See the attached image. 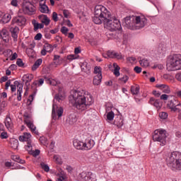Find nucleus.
Listing matches in <instances>:
<instances>
[{
	"label": "nucleus",
	"instance_id": "nucleus-1",
	"mask_svg": "<svg viewBox=\"0 0 181 181\" xmlns=\"http://www.w3.org/2000/svg\"><path fill=\"white\" fill-rule=\"evenodd\" d=\"M73 107L76 108L78 111L83 112L87 110L88 107H90L93 104V96L85 90H74L69 98Z\"/></svg>",
	"mask_w": 181,
	"mask_h": 181
},
{
	"label": "nucleus",
	"instance_id": "nucleus-2",
	"mask_svg": "<svg viewBox=\"0 0 181 181\" xmlns=\"http://www.w3.org/2000/svg\"><path fill=\"white\" fill-rule=\"evenodd\" d=\"M168 71L181 70V54H174L166 64Z\"/></svg>",
	"mask_w": 181,
	"mask_h": 181
},
{
	"label": "nucleus",
	"instance_id": "nucleus-3",
	"mask_svg": "<svg viewBox=\"0 0 181 181\" xmlns=\"http://www.w3.org/2000/svg\"><path fill=\"white\" fill-rule=\"evenodd\" d=\"M166 138H168V132L165 129H157L153 134L154 142H160L161 146L166 145Z\"/></svg>",
	"mask_w": 181,
	"mask_h": 181
},
{
	"label": "nucleus",
	"instance_id": "nucleus-4",
	"mask_svg": "<svg viewBox=\"0 0 181 181\" xmlns=\"http://www.w3.org/2000/svg\"><path fill=\"white\" fill-rule=\"evenodd\" d=\"M167 162L170 166H172V168H174L175 169L180 168L181 153L179 151H174L171 153Z\"/></svg>",
	"mask_w": 181,
	"mask_h": 181
},
{
	"label": "nucleus",
	"instance_id": "nucleus-5",
	"mask_svg": "<svg viewBox=\"0 0 181 181\" xmlns=\"http://www.w3.org/2000/svg\"><path fill=\"white\" fill-rule=\"evenodd\" d=\"M35 12H36V7L28 0L23 1L22 9L18 11V13H24V15H35Z\"/></svg>",
	"mask_w": 181,
	"mask_h": 181
},
{
	"label": "nucleus",
	"instance_id": "nucleus-6",
	"mask_svg": "<svg viewBox=\"0 0 181 181\" xmlns=\"http://www.w3.org/2000/svg\"><path fill=\"white\" fill-rule=\"evenodd\" d=\"M95 16H100L103 21V23L107 21V18L111 16V13L107 10L105 6L98 5L95 7Z\"/></svg>",
	"mask_w": 181,
	"mask_h": 181
},
{
	"label": "nucleus",
	"instance_id": "nucleus-7",
	"mask_svg": "<svg viewBox=\"0 0 181 181\" xmlns=\"http://www.w3.org/2000/svg\"><path fill=\"white\" fill-rule=\"evenodd\" d=\"M103 23L112 30H121V23L115 18L111 17V14Z\"/></svg>",
	"mask_w": 181,
	"mask_h": 181
},
{
	"label": "nucleus",
	"instance_id": "nucleus-8",
	"mask_svg": "<svg viewBox=\"0 0 181 181\" xmlns=\"http://www.w3.org/2000/svg\"><path fill=\"white\" fill-rule=\"evenodd\" d=\"M148 24V19L144 16H134V30L145 28Z\"/></svg>",
	"mask_w": 181,
	"mask_h": 181
},
{
	"label": "nucleus",
	"instance_id": "nucleus-9",
	"mask_svg": "<svg viewBox=\"0 0 181 181\" xmlns=\"http://www.w3.org/2000/svg\"><path fill=\"white\" fill-rule=\"evenodd\" d=\"M32 135L30 133L25 132L23 136H20L18 139L21 142H27V145H25L26 151H32Z\"/></svg>",
	"mask_w": 181,
	"mask_h": 181
},
{
	"label": "nucleus",
	"instance_id": "nucleus-10",
	"mask_svg": "<svg viewBox=\"0 0 181 181\" xmlns=\"http://www.w3.org/2000/svg\"><path fill=\"white\" fill-rule=\"evenodd\" d=\"M122 25L127 29L135 30V16L124 18V21L123 22Z\"/></svg>",
	"mask_w": 181,
	"mask_h": 181
},
{
	"label": "nucleus",
	"instance_id": "nucleus-11",
	"mask_svg": "<svg viewBox=\"0 0 181 181\" xmlns=\"http://www.w3.org/2000/svg\"><path fill=\"white\" fill-rule=\"evenodd\" d=\"M181 103L180 102H178L176 100V99H173L171 100H169L167 107L170 110H171L172 112H180V109L177 107H180Z\"/></svg>",
	"mask_w": 181,
	"mask_h": 181
},
{
	"label": "nucleus",
	"instance_id": "nucleus-12",
	"mask_svg": "<svg viewBox=\"0 0 181 181\" xmlns=\"http://www.w3.org/2000/svg\"><path fill=\"white\" fill-rule=\"evenodd\" d=\"M63 107H59L57 105L53 104L52 105V118L53 119H56L60 118L62 115H63Z\"/></svg>",
	"mask_w": 181,
	"mask_h": 181
},
{
	"label": "nucleus",
	"instance_id": "nucleus-13",
	"mask_svg": "<svg viewBox=\"0 0 181 181\" xmlns=\"http://www.w3.org/2000/svg\"><path fill=\"white\" fill-rule=\"evenodd\" d=\"M12 23L13 25L16 23L18 26H25V25H26V18L18 14L12 19Z\"/></svg>",
	"mask_w": 181,
	"mask_h": 181
},
{
	"label": "nucleus",
	"instance_id": "nucleus-14",
	"mask_svg": "<svg viewBox=\"0 0 181 181\" xmlns=\"http://www.w3.org/2000/svg\"><path fill=\"white\" fill-rule=\"evenodd\" d=\"M9 86L11 87V90L12 93H15V91H16V87L19 88V87L21 86V83L18 81H14L13 85H11V80L7 81V82L6 83V85H5L6 90H8V88H9Z\"/></svg>",
	"mask_w": 181,
	"mask_h": 181
},
{
	"label": "nucleus",
	"instance_id": "nucleus-15",
	"mask_svg": "<svg viewBox=\"0 0 181 181\" xmlns=\"http://www.w3.org/2000/svg\"><path fill=\"white\" fill-rule=\"evenodd\" d=\"M39 11L42 13H49L50 10L47 5H46V1L40 0V2L39 3Z\"/></svg>",
	"mask_w": 181,
	"mask_h": 181
},
{
	"label": "nucleus",
	"instance_id": "nucleus-16",
	"mask_svg": "<svg viewBox=\"0 0 181 181\" xmlns=\"http://www.w3.org/2000/svg\"><path fill=\"white\" fill-rule=\"evenodd\" d=\"M148 104H151V105H153L156 108L158 111L162 108V103H160V100L159 99H155L154 98H151Z\"/></svg>",
	"mask_w": 181,
	"mask_h": 181
},
{
	"label": "nucleus",
	"instance_id": "nucleus-17",
	"mask_svg": "<svg viewBox=\"0 0 181 181\" xmlns=\"http://www.w3.org/2000/svg\"><path fill=\"white\" fill-rule=\"evenodd\" d=\"M10 33L11 34V37H13L14 42H18V35H19V27H11Z\"/></svg>",
	"mask_w": 181,
	"mask_h": 181
},
{
	"label": "nucleus",
	"instance_id": "nucleus-18",
	"mask_svg": "<svg viewBox=\"0 0 181 181\" xmlns=\"http://www.w3.org/2000/svg\"><path fill=\"white\" fill-rule=\"evenodd\" d=\"M74 148H76V149H78L79 151H86L84 142L78 139L74 140Z\"/></svg>",
	"mask_w": 181,
	"mask_h": 181
},
{
	"label": "nucleus",
	"instance_id": "nucleus-19",
	"mask_svg": "<svg viewBox=\"0 0 181 181\" xmlns=\"http://www.w3.org/2000/svg\"><path fill=\"white\" fill-rule=\"evenodd\" d=\"M85 145V151H90V149H92L95 145V142H94V140L91 139H87L84 141Z\"/></svg>",
	"mask_w": 181,
	"mask_h": 181
},
{
	"label": "nucleus",
	"instance_id": "nucleus-20",
	"mask_svg": "<svg viewBox=\"0 0 181 181\" xmlns=\"http://www.w3.org/2000/svg\"><path fill=\"white\" fill-rule=\"evenodd\" d=\"M24 122L25 124H26L28 128H29V129H30V131L33 132V134H35V135H39V132L36 130V127L35 124H33V119Z\"/></svg>",
	"mask_w": 181,
	"mask_h": 181
},
{
	"label": "nucleus",
	"instance_id": "nucleus-21",
	"mask_svg": "<svg viewBox=\"0 0 181 181\" xmlns=\"http://www.w3.org/2000/svg\"><path fill=\"white\" fill-rule=\"evenodd\" d=\"M0 39L4 41V43H8L9 42V35H8V30L4 28L0 33Z\"/></svg>",
	"mask_w": 181,
	"mask_h": 181
},
{
	"label": "nucleus",
	"instance_id": "nucleus-22",
	"mask_svg": "<svg viewBox=\"0 0 181 181\" xmlns=\"http://www.w3.org/2000/svg\"><path fill=\"white\" fill-rule=\"evenodd\" d=\"M114 125L117 127V128H121L122 125H124V119H122V116L117 115L114 120Z\"/></svg>",
	"mask_w": 181,
	"mask_h": 181
},
{
	"label": "nucleus",
	"instance_id": "nucleus-23",
	"mask_svg": "<svg viewBox=\"0 0 181 181\" xmlns=\"http://www.w3.org/2000/svg\"><path fill=\"white\" fill-rule=\"evenodd\" d=\"M69 125H74L77 122V115L76 113H71L69 115V117L66 119Z\"/></svg>",
	"mask_w": 181,
	"mask_h": 181
},
{
	"label": "nucleus",
	"instance_id": "nucleus-24",
	"mask_svg": "<svg viewBox=\"0 0 181 181\" xmlns=\"http://www.w3.org/2000/svg\"><path fill=\"white\" fill-rule=\"evenodd\" d=\"M4 124L6 125V127L8 130L12 129V128H13V123L12 122V119H11L8 116L5 119Z\"/></svg>",
	"mask_w": 181,
	"mask_h": 181
},
{
	"label": "nucleus",
	"instance_id": "nucleus-25",
	"mask_svg": "<svg viewBox=\"0 0 181 181\" xmlns=\"http://www.w3.org/2000/svg\"><path fill=\"white\" fill-rule=\"evenodd\" d=\"M35 95H36V90H35L29 97L27 101V105L28 107V109L32 110V107H30V105H32V103L33 102V100H35Z\"/></svg>",
	"mask_w": 181,
	"mask_h": 181
},
{
	"label": "nucleus",
	"instance_id": "nucleus-26",
	"mask_svg": "<svg viewBox=\"0 0 181 181\" xmlns=\"http://www.w3.org/2000/svg\"><path fill=\"white\" fill-rule=\"evenodd\" d=\"M101 80H103V75L102 74H98L94 76L93 78V84L94 86H99V84L101 83Z\"/></svg>",
	"mask_w": 181,
	"mask_h": 181
},
{
	"label": "nucleus",
	"instance_id": "nucleus-27",
	"mask_svg": "<svg viewBox=\"0 0 181 181\" xmlns=\"http://www.w3.org/2000/svg\"><path fill=\"white\" fill-rule=\"evenodd\" d=\"M11 16L9 13H3V16L1 17V20L0 21V23H8V22H9L11 21Z\"/></svg>",
	"mask_w": 181,
	"mask_h": 181
},
{
	"label": "nucleus",
	"instance_id": "nucleus-28",
	"mask_svg": "<svg viewBox=\"0 0 181 181\" xmlns=\"http://www.w3.org/2000/svg\"><path fill=\"white\" fill-rule=\"evenodd\" d=\"M42 16V19L41 20L42 23H44V25H45V26H49V25L50 24V19H49V18H47V16L46 15H42V16H39L38 18L40 19Z\"/></svg>",
	"mask_w": 181,
	"mask_h": 181
},
{
	"label": "nucleus",
	"instance_id": "nucleus-29",
	"mask_svg": "<svg viewBox=\"0 0 181 181\" xmlns=\"http://www.w3.org/2000/svg\"><path fill=\"white\" fill-rule=\"evenodd\" d=\"M139 86L136 85V86H132L130 91L133 95H138L139 94Z\"/></svg>",
	"mask_w": 181,
	"mask_h": 181
},
{
	"label": "nucleus",
	"instance_id": "nucleus-30",
	"mask_svg": "<svg viewBox=\"0 0 181 181\" xmlns=\"http://www.w3.org/2000/svg\"><path fill=\"white\" fill-rule=\"evenodd\" d=\"M42 62L43 60L42 59H38L32 66L33 71H36V70H37L39 66L42 64Z\"/></svg>",
	"mask_w": 181,
	"mask_h": 181
},
{
	"label": "nucleus",
	"instance_id": "nucleus-31",
	"mask_svg": "<svg viewBox=\"0 0 181 181\" xmlns=\"http://www.w3.org/2000/svg\"><path fill=\"white\" fill-rule=\"evenodd\" d=\"M81 67L85 72L90 71V70H91V66L87 63V62H83L81 65Z\"/></svg>",
	"mask_w": 181,
	"mask_h": 181
},
{
	"label": "nucleus",
	"instance_id": "nucleus-32",
	"mask_svg": "<svg viewBox=\"0 0 181 181\" xmlns=\"http://www.w3.org/2000/svg\"><path fill=\"white\" fill-rule=\"evenodd\" d=\"M24 122L31 121L33 119L32 118V113L30 112L25 111L23 114Z\"/></svg>",
	"mask_w": 181,
	"mask_h": 181
},
{
	"label": "nucleus",
	"instance_id": "nucleus-33",
	"mask_svg": "<svg viewBox=\"0 0 181 181\" xmlns=\"http://www.w3.org/2000/svg\"><path fill=\"white\" fill-rule=\"evenodd\" d=\"M45 81L47 84H50V86H57V81L52 79L49 77H45Z\"/></svg>",
	"mask_w": 181,
	"mask_h": 181
},
{
	"label": "nucleus",
	"instance_id": "nucleus-34",
	"mask_svg": "<svg viewBox=\"0 0 181 181\" xmlns=\"http://www.w3.org/2000/svg\"><path fill=\"white\" fill-rule=\"evenodd\" d=\"M93 22L95 23L96 25H101L103 22H104V20L100 16H95L93 17Z\"/></svg>",
	"mask_w": 181,
	"mask_h": 181
},
{
	"label": "nucleus",
	"instance_id": "nucleus-35",
	"mask_svg": "<svg viewBox=\"0 0 181 181\" xmlns=\"http://www.w3.org/2000/svg\"><path fill=\"white\" fill-rule=\"evenodd\" d=\"M113 67H114V71H113V74H115V76L116 77H119V70L121 68H119V66H118V64H117V63H114L113 64Z\"/></svg>",
	"mask_w": 181,
	"mask_h": 181
},
{
	"label": "nucleus",
	"instance_id": "nucleus-36",
	"mask_svg": "<svg viewBox=\"0 0 181 181\" xmlns=\"http://www.w3.org/2000/svg\"><path fill=\"white\" fill-rule=\"evenodd\" d=\"M23 90V86H19V88L17 90V100L18 101H22V93Z\"/></svg>",
	"mask_w": 181,
	"mask_h": 181
},
{
	"label": "nucleus",
	"instance_id": "nucleus-37",
	"mask_svg": "<svg viewBox=\"0 0 181 181\" xmlns=\"http://www.w3.org/2000/svg\"><path fill=\"white\" fill-rule=\"evenodd\" d=\"M11 159H13L14 162H18L21 165H23V163H25V160L21 159V157H19L18 156H12Z\"/></svg>",
	"mask_w": 181,
	"mask_h": 181
},
{
	"label": "nucleus",
	"instance_id": "nucleus-38",
	"mask_svg": "<svg viewBox=\"0 0 181 181\" xmlns=\"http://www.w3.org/2000/svg\"><path fill=\"white\" fill-rule=\"evenodd\" d=\"M45 81H46L43 78H40L39 81H35L32 84V87H33V86H38V87H40L41 86H43Z\"/></svg>",
	"mask_w": 181,
	"mask_h": 181
},
{
	"label": "nucleus",
	"instance_id": "nucleus-39",
	"mask_svg": "<svg viewBox=\"0 0 181 181\" xmlns=\"http://www.w3.org/2000/svg\"><path fill=\"white\" fill-rule=\"evenodd\" d=\"M23 81H30L33 80V74H25L22 78Z\"/></svg>",
	"mask_w": 181,
	"mask_h": 181
},
{
	"label": "nucleus",
	"instance_id": "nucleus-40",
	"mask_svg": "<svg viewBox=\"0 0 181 181\" xmlns=\"http://www.w3.org/2000/svg\"><path fill=\"white\" fill-rule=\"evenodd\" d=\"M139 64L141 66V67H148L149 66V61L146 59H143L139 61Z\"/></svg>",
	"mask_w": 181,
	"mask_h": 181
},
{
	"label": "nucleus",
	"instance_id": "nucleus-41",
	"mask_svg": "<svg viewBox=\"0 0 181 181\" xmlns=\"http://www.w3.org/2000/svg\"><path fill=\"white\" fill-rule=\"evenodd\" d=\"M64 98V95H62V93H57L54 95V100H56V101H58L59 103H60V101H63Z\"/></svg>",
	"mask_w": 181,
	"mask_h": 181
},
{
	"label": "nucleus",
	"instance_id": "nucleus-42",
	"mask_svg": "<svg viewBox=\"0 0 181 181\" xmlns=\"http://www.w3.org/2000/svg\"><path fill=\"white\" fill-rule=\"evenodd\" d=\"M114 117H115V114L114 113V112L110 111L107 114V120L112 121V119H114Z\"/></svg>",
	"mask_w": 181,
	"mask_h": 181
},
{
	"label": "nucleus",
	"instance_id": "nucleus-43",
	"mask_svg": "<svg viewBox=\"0 0 181 181\" xmlns=\"http://www.w3.org/2000/svg\"><path fill=\"white\" fill-rule=\"evenodd\" d=\"M28 152H29V153L30 155H33V156H39V155H40V150L39 149H36L35 151H32V150H30V151H28Z\"/></svg>",
	"mask_w": 181,
	"mask_h": 181
},
{
	"label": "nucleus",
	"instance_id": "nucleus-44",
	"mask_svg": "<svg viewBox=\"0 0 181 181\" xmlns=\"http://www.w3.org/2000/svg\"><path fill=\"white\" fill-rule=\"evenodd\" d=\"M43 47L49 52H53V45H49V43H45Z\"/></svg>",
	"mask_w": 181,
	"mask_h": 181
},
{
	"label": "nucleus",
	"instance_id": "nucleus-45",
	"mask_svg": "<svg viewBox=\"0 0 181 181\" xmlns=\"http://www.w3.org/2000/svg\"><path fill=\"white\" fill-rule=\"evenodd\" d=\"M41 168L45 170V172H49L50 170V168H49V165L45 163H40Z\"/></svg>",
	"mask_w": 181,
	"mask_h": 181
},
{
	"label": "nucleus",
	"instance_id": "nucleus-46",
	"mask_svg": "<svg viewBox=\"0 0 181 181\" xmlns=\"http://www.w3.org/2000/svg\"><path fill=\"white\" fill-rule=\"evenodd\" d=\"M114 59H117V60H122V59H124V56L121 52H115Z\"/></svg>",
	"mask_w": 181,
	"mask_h": 181
},
{
	"label": "nucleus",
	"instance_id": "nucleus-47",
	"mask_svg": "<svg viewBox=\"0 0 181 181\" xmlns=\"http://www.w3.org/2000/svg\"><path fill=\"white\" fill-rule=\"evenodd\" d=\"M43 28H45V25H43V23H34V30H37V29H43Z\"/></svg>",
	"mask_w": 181,
	"mask_h": 181
},
{
	"label": "nucleus",
	"instance_id": "nucleus-48",
	"mask_svg": "<svg viewBox=\"0 0 181 181\" xmlns=\"http://www.w3.org/2000/svg\"><path fill=\"white\" fill-rule=\"evenodd\" d=\"M18 146H19V141L18 140H14L11 142L13 149H18Z\"/></svg>",
	"mask_w": 181,
	"mask_h": 181
},
{
	"label": "nucleus",
	"instance_id": "nucleus-49",
	"mask_svg": "<svg viewBox=\"0 0 181 181\" xmlns=\"http://www.w3.org/2000/svg\"><path fill=\"white\" fill-rule=\"evenodd\" d=\"M6 107V103L5 102L0 103V115L5 111V107Z\"/></svg>",
	"mask_w": 181,
	"mask_h": 181
},
{
	"label": "nucleus",
	"instance_id": "nucleus-50",
	"mask_svg": "<svg viewBox=\"0 0 181 181\" xmlns=\"http://www.w3.org/2000/svg\"><path fill=\"white\" fill-rule=\"evenodd\" d=\"M159 117L161 119H166L168 118V112H161L159 113Z\"/></svg>",
	"mask_w": 181,
	"mask_h": 181
},
{
	"label": "nucleus",
	"instance_id": "nucleus-51",
	"mask_svg": "<svg viewBox=\"0 0 181 181\" xmlns=\"http://www.w3.org/2000/svg\"><path fill=\"white\" fill-rule=\"evenodd\" d=\"M40 141L42 145H46L47 144V138H46L45 136H40Z\"/></svg>",
	"mask_w": 181,
	"mask_h": 181
},
{
	"label": "nucleus",
	"instance_id": "nucleus-52",
	"mask_svg": "<svg viewBox=\"0 0 181 181\" xmlns=\"http://www.w3.org/2000/svg\"><path fill=\"white\" fill-rule=\"evenodd\" d=\"M115 51H107V57H110V59H114L115 55Z\"/></svg>",
	"mask_w": 181,
	"mask_h": 181
},
{
	"label": "nucleus",
	"instance_id": "nucleus-53",
	"mask_svg": "<svg viewBox=\"0 0 181 181\" xmlns=\"http://www.w3.org/2000/svg\"><path fill=\"white\" fill-rule=\"evenodd\" d=\"M162 91L165 94H170V88L167 85L165 86L164 89L162 90Z\"/></svg>",
	"mask_w": 181,
	"mask_h": 181
},
{
	"label": "nucleus",
	"instance_id": "nucleus-54",
	"mask_svg": "<svg viewBox=\"0 0 181 181\" xmlns=\"http://www.w3.org/2000/svg\"><path fill=\"white\" fill-rule=\"evenodd\" d=\"M61 32L65 36H67V33L69 32V28H67L65 26L62 27Z\"/></svg>",
	"mask_w": 181,
	"mask_h": 181
},
{
	"label": "nucleus",
	"instance_id": "nucleus-55",
	"mask_svg": "<svg viewBox=\"0 0 181 181\" xmlns=\"http://www.w3.org/2000/svg\"><path fill=\"white\" fill-rule=\"evenodd\" d=\"M16 64L17 66H18V67H23V66H25V64L23 63V61H22V59H18Z\"/></svg>",
	"mask_w": 181,
	"mask_h": 181
},
{
	"label": "nucleus",
	"instance_id": "nucleus-56",
	"mask_svg": "<svg viewBox=\"0 0 181 181\" xmlns=\"http://www.w3.org/2000/svg\"><path fill=\"white\" fill-rule=\"evenodd\" d=\"M54 160L55 162H57V163H58L59 165H62V160L60 159V158H59V156L57 155H54Z\"/></svg>",
	"mask_w": 181,
	"mask_h": 181
},
{
	"label": "nucleus",
	"instance_id": "nucleus-57",
	"mask_svg": "<svg viewBox=\"0 0 181 181\" xmlns=\"http://www.w3.org/2000/svg\"><path fill=\"white\" fill-rule=\"evenodd\" d=\"M0 138L1 139H8V133L3 131L0 134Z\"/></svg>",
	"mask_w": 181,
	"mask_h": 181
},
{
	"label": "nucleus",
	"instance_id": "nucleus-58",
	"mask_svg": "<svg viewBox=\"0 0 181 181\" xmlns=\"http://www.w3.org/2000/svg\"><path fill=\"white\" fill-rule=\"evenodd\" d=\"M94 73H95V74H101V67H100V66H95V68H94Z\"/></svg>",
	"mask_w": 181,
	"mask_h": 181
},
{
	"label": "nucleus",
	"instance_id": "nucleus-59",
	"mask_svg": "<svg viewBox=\"0 0 181 181\" xmlns=\"http://www.w3.org/2000/svg\"><path fill=\"white\" fill-rule=\"evenodd\" d=\"M119 80L120 81H123V83H127V81H128V80H129V77L127 75H124L123 77L119 78Z\"/></svg>",
	"mask_w": 181,
	"mask_h": 181
},
{
	"label": "nucleus",
	"instance_id": "nucleus-60",
	"mask_svg": "<svg viewBox=\"0 0 181 181\" xmlns=\"http://www.w3.org/2000/svg\"><path fill=\"white\" fill-rule=\"evenodd\" d=\"M127 62H129V63H134V62H136V58L135 57H129L127 58Z\"/></svg>",
	"mask_w": 181,
	"mask_h": 181
},
{
	"label": "nucleus",
	"instance_id": "nucleus-61",
	"mask_svg": "<svg viewBox=\"0 0 181 181\" xmlns=\"http://www.w3.org/2000/svg\"><path fill=\"white\" fill-rule=\"evenodd\" d=\"M160 98L163 101H168V98H169V95L167 94H163L160 95Z\"/></svg>",
	"mask_w": 181,
	"mask_h": 181
},
{
	"label": "nucleus",
	"instance_id": "nucleus-62",
	"mask_svg": "<svg viewBox=\"0 0 181 181\" xmlns=\"http://www.w3.org/2000/svg\"><path fill=\"white\" fill-rule=\"evenodd\" d=\"M166 84H157L156 86V88H159V90H161V91H163V90L164 89L165 86H166Z\"/></svg>",
	"mask_w": 181,
	"mask_h": 181
},
{
	"label": "nucleus",
	"instance_id": "nucleus-63",
	"mask_svg": "<svg viewBox=\"0 0 181 181\" xmlns=\"http://www.w3.org/2000/svg\"><path fill=\"white\" fill-rule=\"evenodd\" d=\"M52 19L54 22H57V21H59V19L57 18V13L56 12L52 13Z\"/></svg>",
	"mask_w": 181,
	"mask_h": 181
},
{
	"label": "nucleus",
	"instance_id": "nucleus-64",
	"mask_svg": "<svg viewBox=\"0 0 181 181\" xmlns=\"http://www.w3.org/2000/svg\"><path fill=\"white\" fill-rule=\"evenodd\" d=\"M175 78L177 81H181V73L177 74L175 75Z\"/></svg>",
	"mask_w": 181,
	"mask_h": 181
}]
</instances>
